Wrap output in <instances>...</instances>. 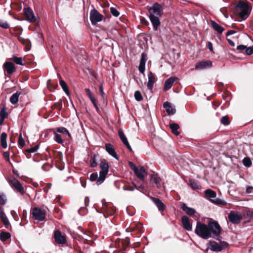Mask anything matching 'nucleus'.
<instances>
[{"label":"nucleus","instance_id":"42","mask_svg":"<svg viewBox=\"0 0 253 253\" xmlns=\"http://www.w3.org/2000/svg\"><path fill=\"white\" fill-rule=\"evenodd\" d=\"M110 12L115 17H118L120 15V12L117 10V9L113 7L110 8Z\"/></svg>","mask_w":253,"mask_h":253},{"label":"nucleus","instance_id":"12","mask_svg":"<svg viewBox=\"0 0 253 253\" xmlns=\"http://www.w3.org/2000/svg\"><path fill=\"white\" fill-rule=\"evenodd\" d=\"M147 60V55L144 53H142L141 54L140 63H139V65L138 67L139 71L141 73H144L145 72V64H146V62Z\"/></svg>","mask_w":253,"mask_h":253},{"label":"nucleus","instance_id":"43","mask_svg":"<svg viewBox=\"0 0 253 253\" xmlns=\"http://www.w3.org/2000/svg\"><path fill=\"white\" fill-rule=\"evenodd\" d=\"M135 188H136V186L135 184H133V185L127 186H124L123 187V189L125 191H132L134 190Z\"/></svg>","mask_w":253,"mask_h":253},{"label":"nucleus","instance_id":"60","mask_svg":"<svg viewBox=\"0 0 253 253\" xmlns=\"http://www.w3.org/2000/svg\"><path fill=\"white\" fill-rule=\"evenodd\" d=\"M89 99L93 104L96 103V99L93 96L90 97Z\"/></svg>","mask_w":253,"mask_h":253},{"label":"nucleus","instance_id":"49","mask_svg":"<svg viewBox=\"0 0 253 253\" xmlns=\"http://www.w3.org/2000/svg\"><path fill=\"white\" fill-rule=\"evenodd\" d=\"M18 144L21 147L25 145V140L22 138L21 134H20L19 137Z\"/></svg>","mask_w":253,"mask_h":253},{"label":"nucleus","instance_id":"1","mask_svg":"<svg viewBox=\"0 0 253 253\" xmlns=\"http://www.w3.org/2000/svg\"><path fill=\"white\" fill-rule=\"evenodd\" d=\"M221 227L219 224L215 221H211L208 225L198 221L195 230V233L204 239L213 237L216 238L221 232Z\"/></svg>","mask_w":253,"mask_h":253},{"label":"nucleus","instance_id":"41","mask_svg":"<svg viewBox=\"0 0 253 253\" xmlns=\"http://www.w3.org/2000/svg\"><path fill=\"white\" fill-rule=\"evenodd\" d=\"M99 179V177H98V174L96 173H93L90 175V180L92 181H96L97 184V181Z\"/></svg>","mask_w":253,"mask_h":253},{"label":"nucleus","instance_id":"35","mask_svg":"<svg viewBox=\"0 0 253 253\" xmlns=\"http://www.w3.org/2000/svg\"><path fill=\"white\" fill-rule=\"evenodd\" d=\"M54 140L56 142L63 145L64 142L61 135L56 131L54 132Z\"/></svg>","mask_w":253,"mask_h":253},{"label":"nucleus","instance_id":"58","mask_svg":"<svg viewBox=\"0 0 253 253\" xmlns=\"http://www.w3.org/2000/svg\"><path fill=\"white\" fill-rule=\"evenodd\" d=\"M4 157L6 158V160L7 161H9V154L7 152H4Z\"/></svg>","mask_w":253,"mask_h":253},{"label":"nucleus","instance_id":"7","mask_svg":"<svg viewBox=\"0 0 253 253\" xmlns=\"http://www.w3.org/2000/svg\"><path fill=\"white\" fill-rule=\"evenodd\" d=\"M32 215L36 220L42 221L45 217V212L40 208L35 207L32 210Z\"/></svg>","mask_w":253,"mask_h":253},{"label":"nucleus","instance_id":"47","mask_svg":"<svg viewBox=\"0 0 253 253\" xmlns=\"http://www.w3.org/2000/svg\"><path fill=\"white\" fill-rule=\"evenodd\" d=\"M0 27L4 29H7L9 27V26L6 21L0 20Z\"/></svg>","mask_w":253,"mask_h":253},{"label":"nucleus","instance_id":"2","mask_svg":"<svg viewBox=\"0 0 253 253\" xmlns=\"http://www.w3.org/2000/svg\"><path fill=\"white\" fill-rule=\"evenodd\" d=\"M149 17L152 24L153 30L157 31L161 25L160 18L163 14V8L158 3H155L148 8Z\"/></svg>","mask_w":253,"mask_h":253},{"label":"nucleus","instance_id":"9","mask_svg":"<svg viewBox=\"0 0 253 253\" xmlns=\"http://www.w3.org/2000/svg\"><path fill=\"white\" fill-rule=\"evenodd\" d=\"M103 15L100 14L96 9L91 10L90 13V20L93 25L102 21Z\"/></svg>","mask_w":253,"mask_h":253},{"label":"nucleus","instance_id":"59","mask_svg":"<svg viewBox=\"0 0 253 253\" xmlns=\"http://www.w3.org/2000/svg\"><path fill=\"white\" fill-rule=\"evenodd\" d=\"M253 187L252 186H248L247 187L246 192L248 193H250L251 192L252 189Z\"/></svg>","mask_w":253,"mask_h":253},{"label":"nucleus","instance_id":"57","mask_svg":"<svg viewBox=\"0 0 253 253\" xmlns=\"http://www.w3.org/2000/svg\"><path fill=\"white\" fill-rule=\"evenodd\" d=\"M227 41H228V43L230 45H231L232 46H235V43L232 40H231L230 39H227Z\"/></svg>","mask_w":253,"mask_h":253},{"label":"nucleus","instance_id":"55","mask_svg":"<svg viewBox=\"0 0 253 253\" xmlns=\"http://www.w3.org/2000/svg\"><path fill=\"white\" fill-rule=\"evenodd\" d=\"M208 48H209V50L210 51H212L213 50L212 44V43L211 42H208Z\"/></svg>","mask_w":253,"mask_h":253},{"label":"nucleus","instance_id":"14","mask_svg":"<svg viewBox=\"0 0 253 253\" xmlns=\"http://www.w3.org/2000/svg\"><path fill=\"white\" fill-rule=\"evenodd\" d=\"M54 239L58 244H64L66 242L65 236H63L59 231H56L54 232Z\"/></svg>","mask_w":253,"mask_h":253},{"label":"nucleus","instance_id":"8","mask_svg":"<svg viewBox=\"0 0 253 253\" xmlns=\"http://www.w3.org/2000/svg\"><path fill=\"white\" fill-rule=\"evenodd\" d=\"M228 217L229 221L233 224L239 223L242 219L241 214L236 211H230Z\"/></svg>","mask_w":253,"mask_h":253},{"label":"nucleus","instance_id":"30","mask_svg":"<svg viewBox=\"0 0 253 253\" xmlns=\"http://www.w3.org/2000/svg\"><path fill=\"white\" fill-rule=\"evenodd\" d=\"M170 128L173 134L175 135L178 136L179 134V132L178 129L179 128V126L177 124L172 123L170 125Z\"/></svg>","mask_w":253,"mask_h":253},{"label":"nucleus","instance_id":"13","mask_svg":"<svg viewBox=\"0 0 253 253\" xmlns=\"http://www.w3.org/2000/svg\"><path fill=\"white\" fill-rule=\"evenodd\" d=\"M178 80V79L175 77H171L167 79L165 83L164 86V91H167L173 85L174 83Z\"/></svg>","mask_w":253,"mask_h":253},{"label":"nucleus","instance_id":"38","mask_svg":"<svg viewBox=\"0 0 253 253\" xmlns=\"http://www.w3.org/2000/svg\"><path fill=\"white\" fill-rule=\"evenodd\" d=\"M134 97H135V99L138 101H140L142 100L143 99L141 93L139 91H136L135 92Z\"/></svg>","mask_w":253,"mask_h":253},{"label":"nucleus","instance_id":"32","mask_svg":"<svg viewBox=\"0 0 253 253\" xmlns=\"http://www.w3.org/2000/svg\"><path fill=\"white\" fill-rule=\"evenodd\" d=\"M20 93L18 92L13 94L10 98V101L12 104H15L18 101Z\"/></svg>","mask_w":253,"mask_h":253},{"label":"nucleus","instance_id":"28","mask_svg":"<svg viewBox=\"0 0 253 253\" xmlns=\"http://www.w3.org/2000/svg\"><path fill=\"white\" fill-rule=\"evenodd\" d=\"M6 138H7V134L5 132H2L0 136V142H1V147L3 148H7V142H6Z\"/></svg>","mask_w":253,"mask_h":253},{"label":"nucleus","instance_id":"19","mask_svg":"<svg viewBox=\"0 0 253 253\" xmlns=\"http://www.w3.org/2000/svg\"><path fill=\"white\" fill-rule=\"evenodd\" d=\"M181 221L183 227L187 231H191L192 229V224L189 221V218L184 215L181 218Z\"/></svg>","mask_w":253,"mask_h":253},{"label":"nucleus","instance_id":"6","mask_svg":"<svg viewBox=\"0 0 253 253\" xmlns=\"http://www.w3.org/2000/svg\"><path fill=\"white\" fill-rule=\"evenodd\" d=\"M101 170L99 172V179L97 181V184H101L105 179L106 175L108 172L109 166L106 162H101L100 165Z\"/></svg>","mask_w":253,"mask_h":253},{"label":"nucleus","instance_id":"33","mask_svg":"<svg viewBox=\"0 0 253 253\" xmlns=\"http://www.w3.org/2000/svg\"><path fill=\"white\" fill-rule=\"evenodd\" d=\"M59 84L66 94L68 95L69 94V91L66 82L64 80L61 79L60 80Z\"/></svg>","mask_w":253,"mask_h":253},{"label":"nucleus","instance_id":"23","mask_svg":"<svg viewBox=\"0 0 253 253\" xmlns=\"http://www.w3.org/2000/svg\"><path fill=\"white\" fill-rule=\"evenodd\" d=\"M0 217L6 228H8V226L10 224L9 220L7 218L3 210L2 209H0Z\"/></svg>","mask_w":253,"mask_h":253},{"label":"nucleus","instance_id":"22","mask_svg":"<svg viewBox=\"0 0 253 253\" xmlns=\"http://www.w3.org/2000/svg\"><path fill=\"white\" fill-rule=\"evenodd\" d=\"M208 248L211 251L214 252H220L222 250V247L215 242H211L208 244Z\"/></svg>","mask_w":253,"mask_h":253},{"label":"nucleus","instance_id":"40","mask_svg":"<svg viewBox=\"0 0 253 253\" xmlns=\"http://www.w3.org/2000/svg\"><path fill=\"white\" fill-rule=\"evenodd\" d=\"M6 201V196L3 193H0V205L5 204Z\"/></svg>","mask_w":253,"mask_h":253},{"label":"nucleus","instance_id":"4","mask_svg":"<svg viewBox=\"0 0 253 253\" xmlns=\"http://www.w3.org/2000/svg\"><path fill=\"white\" fill-rule=\"evenodd\" d=\"M205 196L208 198L212 203L216 205L225 206L227 203L219 198H215L216 196V192L210 189L205 191Z\"/></svg>","mask_w":253,"mask_h":253},{"label":"nucleus","instance_id":"50","mask_svg":"<svg viewBox=\"0 0 253 253\" xmlns=\"http://www.w3.org/2000/svg\"><path fill=\"white\" fill-rule=\"evenodd\" d=\"M97 157V155H94L92 159V161L91 163L90 166L92 168H94L97 166V162L96 161V158Z\"/></svg>","mask_w":253,"mask_h":253},{"label":"nucleus","instance_id":"25","mask_svg":"<svg viewBox=\"0 0 253 253\" xmlns=\"http://www.w3.org/2000/svg\"><path fill=\"white\" fill-rule=\"evenodd\" d=\"M152 200L153 203L157 206L158 209L160 211H164L165 210V206L163 203L159 199L156 198H152Z\"/></svg>","mask_w":253,"mask_h":253},{"label":"nucleus","instance_id":"52","mask_svg":"<svg viewBox=\"0 0 253 253\" xmlns=\"http://www.w3.org/2000/svg\"><path fill=\"white\" fill-rule=\"evenodd\" d=\"M85 91L86 92L87 95L89 98H90L93 96L89 88H85Z\"/></svg>","mask_w":253,"mask_h":253},{"label":"nucleus","instance_id":"24","mask_svg":"<svg viewBox=\"0 0 253 253\" xmlns=\"http://www.w3.org/2000/svg\"><path fill=\"white\" fill-rule=\"evenodd\" d=\"M181 208L183 211H184L187 214L189 215H192L196 212L195 209L187 207L185 203H183L181 205Z\"/></svg>","mask_w":253,"mask_h":253},{"label":"nucleus","instance_id":"44","mask_svg":"<svg viewBox=\"0 0 253 253\" xmlns=\"http://www.w3.org/2000/svg\"><path fill=\"white\" fill-rule=\"evenodd\" d=\"M246 46H247L246 45H242V44L239 45L237 47V50L239 52L243 53L244 52H245Z\"/></svg>","mask_w":253,"mask_h":253},{"label":"nucleus","instance_id":"45","mask_svg":"<svg viewBox=\"0 0 253 253\" xmlns=\"http://www.w3.org/2000/svg\"><path fill=\"white\" fill-rule=\"evenodd\" d=\"M247 55H251L253 54V46L247 47L246 46V48L245 52Z\"/></svg>","mask_w":253,"mask_h":253},{"label":"nucleus","instance_id":"48","mask_svg":"<svg viewBox=\"0 0 253 253\" xmlns=\"http://www.w3.org/2000/svg\"><path fill=\"white\" fill-rule=\"evenodd\" d=\"M39 148V147L38 145H36L33 147H32L30 149L26 150V151L30 153H34L38 150Z\"/></svg>","mask_w":253,"mask_h":253},{"label":"nucleus","instance_id":"46","mask_svg":"<svg viewBox=\"0 0 253 253\" xmlns=\"http://www.w3.org/2000/svg\"><path fill=\"white\" fill-rule=\"evenodd\" d=\"M221 122L224 125H227L229 124V118L227 116L222 117L221 120Z\"/></svg>","mask_w":253,"mask_h":253},{"label":"nucleus","instance_id":"15","mask_svg":"<svg viewBox=\"0 0 253 253\" xmlns=\"http://www.w3.org/2000/svg\"><path fill=\"white\" fill-rule=\"evenodd\" d=\"M135 174L136 176L141 180H144L145 178V174L146 173V171L145 168L143 167H138L134 171Z\"/></svg>","mask_w":253,"mask_h":253},{"label":"nucleus","instance_id":"31","mask_svg":"<svg viewBox=\"0 0 253 253\" xmlns=\"http://www.w3.org/2000/svg\"><path fill=\"white\" fill-rule=\"evenodd\" d=\"M188 184L193 190L198 189L200 187L198 183L194 179H190L189 180Z\"/></svg>","mask_w":253,"mask_h":253},{"label":"nucleus","instance_id":"20","mask_svg":"<svg viewBox=\"0 0 253 253\" xmlns=\"http://www.w3.org/2000/svg\"><path fill=\"white\" fill-rule=\"evenodd\" d=\"M3 67L4 69L6 70L7 73L8 74H12L15 71L14 65L11 62H5L3 65Z\"/></svg>","mask_w":253,"mask_h":253},{"label":"nucleus","instance_id":"11","mask_svg":"<svg viewBox=\"0 0 253 253\" xmlns=\"http://www.w3.org/2000/svg\"><path fill=\"white\" fill-rule=\"evenodd\" d=\"M25 15L26 17V19L31 22H34L36 21V18L34 14L33 11L30 8H25L24 9Z\"/></svg>","mask_w":253,"mask_h":253},{"label":"nucleus","instance_id":"53","mask_svg":"<svg viewBox=\"0 0 253 253\" xmlns=\"http://www.w3.org/2000/svg\"><path fill=\"white\" fill-rule=\"evenodd\" d=\"M84 202L85 206H88V204H89V198L88 197H85V198H84Z\"/></svg>","mask_w":253,"mask_h":253},{"label":"nucleus","instance_id":"56","mask_svg":"<svg viewBox=\"0 0 253 253\" xmlns=\"http://www.w3.org/2000/svg\"><path fill=\"white\" fill-rule=\"evenodd\" d=\"M99 90H100V91L101 92V95L103 97L104 96V95H105V93L103 91V88L102 85H100V86H99Z\"/></svg>","mask_w":253,"mask_h":253},{"label":"nucleus","instance_id":"16","mask_svg":"<svg viewBox=\"0 0 253 253\" xmlns=\"http://www.w3.org/2000/svg\"><path fill=\"white\" fill-rule=\"evenodd\" d=\"M118 134L121 141L124 143V144L129 149V150L131 151V148L123 130L119 129L118 131Z\"/></svg>","mask_w":253,"mask_h":253},{"label":"nucleus","instance_id":"63","mask_svg":"<svg viewBox=\"0 0 253 253\" xmlns=\"http://www.w3.org/2000/svg\"><path fill=\"white\" fill-rule=\"evenodd\" d=\"M13 172L14 173H16V170H13Z\"/></svg>","mask_w":253,"mask_h":253},{"label":"nucleus","instance_id":"61","mask_svg":"<svg viewBox=\"0 0 253 253\" xmlns=\"http://www.w3.org/2000/svg\"><path fill=\"white\" fill-rule=\"evenodd\" d=\"M94 106L95 107V109H96L97 111H98L99 110V108H98V107L97 105V103H94L93 104Z\"/></svg>","mask_w":253,"mask_h":253},{"label":"nucleus","instance_id":"29","mask_svg":"<svg viewBox=\"0 0 253 253\" xmlns=\"http://www.w3.org/2000/svg\"><path fill=\"white\" fill-rule=\"evenodd\" d=\"M56 132L57 133H62L64 134H66L69 138L71 137V135L68 130V129L64 127H58L55 128Z\"/></svg>","mask_w":253,"mask_h":253},{"label":"nucleus","instance_id":"62","mask_svg":"<svg viewBox=\"0 0 253 253\" xmlns=\"http://www.w3.org/2000/svg\"><path fill=\"white\" fill-rule=\"evenodd\" d=\"M4 119H5L0 118V125H2V124H3V121H4Z\"/></svg>","mask_w":253,"mask_h":253},{"label":"nucleus","instance_id":"39","mask_svg":"<svg viewBox=\"0 0 253 253\" xmlns=\"http://www.w3.org/2000/svg\"><path fill=\"white\" fill-rule=\"evenodd\" d=\"M7 116V114L6 111V108L5 107H3L2 109H1L0 111V118L5 119Z\"/></svg>","mask_w":253,"mask_h":253},{"label":"nucleus","instance_id":"18","mask_svg":"<svg viewBox=\"0 0 253 253\" xmlns=\"http://www.w3.org/2000/svg\"><path fill=\"white\" fill-rule=\"evenodd\" d=\"M163 107L166 109L169 115H173L176 112V109L173 107L171 104L169 102H166L163 104Z\"/></svg>","mask_w":253,"mask_h":253},{"label":"nucleus","instance_id":"10","mask_svg":"<svg viewBox=\"0 0 253 253\" xmlns=\"http://www.w3.org/2000/svg\"><path fill=\"white\" fill-rule=\"evenodd\" d=\"M212 66V62L210 60L202 61L198 62L195 65V69L203 70Z\"/></svg>","mask_w":253,"mask_h":253},{"label":"nucleus","instance_id":"17","mask_svg":"<svg viewBox=\"0 0 253 253\" xmlns=\"http://www.w3.org/2000/svg\"><path fill=\"white\" fill-rule=\"evenodd\" d=\"M148 78L147 88L149 90H152L155 82V76L151 72H150L148 74Z\"/></svg>","mask_w":253,"mask_h":253},{"label":"nucleus","instance_id":"27","mask_svg":"<svg viewBox=\"0 0 253 253\" xmlns=\"http://www.w3.org/2000/svg\"><path fill=\"white\" fill-rule=\"evenodd\" d=\"M151 181L154 182L158 188H160L161 187V179L157 175H153L151 176Z\"/></svg>","mask_w":253,"mask_h":253},{"label":"nucleus","instance_id":"64","mask_svg":"<svg viewBox=\"0 0 253 253\" xmlns=\"http://www.w3.org/2000/svg\"><path fill=\"white\" fill-rule=\"evenodd\" d=\"M252 1H253V0H252Z\"/></svg>","mask_w":253,"mask_h":253},{"label":"nucleus","instance_id":"26","mask_svg":"<svg viewBox=\"0 0 253 253\" xmlns=\"http://www.w3.org/2000/svg\"><path fill=\"white\" fill-rule=\"evenodd\" d=\"M211 25L214 30L219 34H221L224 30L223 27L218 24L214 21H211Z\"/></svg>","mask_w":253,"mask_h":253},{"label":"nucleus","instance_id":"5","mask_svg":"<svg viewBox=\"0 0 253 253\" xmlns=\"http://www.w3.org/2000/svg\"><path fill=\"white\" fill-rule=\"evenodd\" d=\"M10 185L14 189L15 191L23 195L25 191L21 183L14 177L11 176L8 180Z\"/></svg>","mask_w":253,"mask_h":253},{"label":"nucleus","instance_id":"3","mask_svg":"<svg viewBox=\"0 0 253 253\" xmlns=\"http://www.w3.org/2000/svg\"><path fill=\"white\" fill-rule=\"evenodd\" d=\"M236 12L243 19H245L250 14L251 10L247 1L240 0L236 6Z\"/></svg>","mask_w":253,"mask_h":253},{"label":"nucleus","instance_id":"21","mask_svg":"<svg viewBox=\"0 0 253 253\" xmlns=\"http://www.w3.org/2000/svg\"><path fill=\"white\" fill-rule=\"evenodd\" d=\"M105 149L106 151L112 157L118 159L117 155L112 145L110 143L106 144Z\"/></svg>","mask_w":253,"mask_h":253},{"label":"nucleus","instance_id":"54","mask_svg":"<svg viewBox=\"0 0 253 253\" xmlns=\"http://www.w3.org/2000/svg\"><path fill=\"white\" fill-rule=\"evenodd\" d=\"M236 33V31L234 30H229L226 33V36H230L233 35Z\"/></svg>","mask_w":253,"mask_h":253},{"label":"nucleus","instance_id":"36","mask_svg":"<svg viewBox=\"0 0 253 253\" xmlns=\"http://www.w3.org/2000/svg\"><path fill=\"white\" fill-rule=\"evenodd\" d=\"M13 60L14 62L17 64L20 65H23L24 64L23 63V59L21 57H17L16 56H13Z\"/></svg>","mask_w":253,"mask_h":253},{"label":"nucleus","instance_id":"34","mask_svg":"<svg viewBox=\"0 0 253 253\" xmlns=\"http://www.w3.org/2000/svg\"><path fill=\"white\" fill-rule=\"evenodd\" d=\"M10 237L11 235L8 232H1L0 233V239L2 242L5 241L6 240L10 238Z\"/></svg>","mask_w":253,"mask_h":253},{"label":"nucleus","instance_id":"37","mask_svg":"<svg viewBox=\"0 0 253 253\" xmlns=\"http://www.w3.org/2000/svg\"><path fill=\"white\" fill-rule=\"evenodd\" d=\"M243 164L246 167H250L252 165L251 160L249 158L246 157L243 160Z\"/></svg>","mask_w":253,"mask_h":253},{"label":"nucleus","instance_id":"51","mask_svg":"<svg viewBox=\"0 0 253 253\" xmlns=\"http://www.w3.org/2000/svg\"><path fill=\"white\" fill-rule=\"evenodd\" d=\"M129 166L130 167V168H131V169H132L134 171H135V170H136L137 168L138 167H137L132 162H129Z\"/></svg>","mask_w":253,"mask_h":253}]
</instances>
